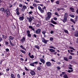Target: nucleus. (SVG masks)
<instances>
[{"label":"nucleus","instance_id":"obj_1","mask_svg":"<svg viewBox=\"0 0 78 78\" xmlns=\"http://www.w3.org/2000/svg\"><path fill=\"white\" fill-rule=\"evenodd\" d=\"M5 14H6V17H9L11 15V12L9 9H6L4 11Z\"/></svg>","mask_w":78,"mask_h":78},{"label":"nucleus","instance_id":"obj_2","mask_svg":"<svg viewBox=\"0 0 78 78\" xmlns=\"http://www.w3.org/2000/svg\"><path fill=\"white\" fill-rule=\"evenodd\" d=\"M38 9L41 13H44V10L46 9V7L44 6L42 9L40 6H38Z\"/></svg>","mask_w":78,"mask_h":78},{"label":"nucleus","instance_id":"obj_3","mask_svg":"<svg viewBox=\"0 0 78 78\" xmlns=\"http://www.w3.org/2000/svg\"><path fill=\"white\" fill-rule=\"evenodd\" d=\"M27 19L29 23H31L33 20L34 19V17L32 16H30L29 17H27Z\"/></svg>","mask_w":78,"mask_h":78},{"label":"nucleus","instance_id":"obj_4","mask_svg":"<svg viewBox=\"0 0 78 78\" xmlns=\"http://www.w3.org/2000/svg\"><path fill=\"white\" fill-rule=\"evenodd\" d=\"M41 31V29H38L35 30V33L37 34H40Z\"/></svg>","mask_w":78,"mask_h":78},{"label":"nucleus","instance_id":"obj_5","mask_svg":"<svg viewBox=\"0 0 78 78\" xmlns=\"http://www.w3.org/2000/svg\"><path fill=\"white\" fill-rule=\"evenodd\" d=\"M41 41H42V42H44L45 44H47V42L48 41V40H45L44 37H43L41 38Z\"/></svg>","mask_w":78,"mask_h":78},{"label":"nucleus","instance_id":"obj_6","mask_svg":"<svg viewBox=\"0 0 78 78\" xmlns=\"http://www.w3.org/2000/svg\"><path fill=\"white\" fill-rule=\"evenodd\" d=\"M27 36L29 37H31V35L30 34V31L29 30H27Z\"/></svg>","mask_w":78,"mask_h":78},{"label":"nucleus","instance_id":"obj_7","mask_svg":"<svg viewBox=\"0 0 78 78\" xmlns=\"http://www.w3.org/2000/svg\"><path fill=\"white\" fill-rule=\"evenodd\" d=\"M27 7L25 5H23V8H22V12H24L25 11V10L26 9H27Z\"/></svg>","mask_w":78,"mask_h":78},{"label":"nucleus","instance_id":"obj_8","mask_svg":"<svg viewBox=\"0 0 78 78\" xmlns=\"http://www.w3.org/2000/svg\"><path fill=\"white\" fill-rule=\"evenodd\" d=\"M47 16H48L45 17V19L47 21L49 20V12H47Z\"/></svg>","mask_w":78,"mask_h":78},{"label":"nucleus","instance_id":"obj_9","mask_svg":"<svg viewBox=\"0 0 78 78\" xmlns=\"http://www.w3.org/2000/svg\"><path fill=\"white\" fill-rule=\"evenodd\" d=\"M28 55L29 56L30 58H31V59H33L34 58L33 55H31V53L30 52L29 53Z\"/></svg>","mask_w":78,"mask_h":78},{"label":"nucleus","instance_id":"obj_10","mask_svg":"<svg viewBox=\"0 0 78 78\" xmlns=\"http://www.w3.org/2000/svg\"><path fill=\"white\" fill-rule=\"evenodd\" d=\"M28 28H30V29H31V30H32V31H33L34 32L35 31V30L34 29V28H33V27H32V26H29Z\"/></svg>","mask_w":78,"mask_h":78},{"label":"nucleus","instance_id":"obj_11","mask_svg":"<svg viewBox=\"0 0 78 78\" xmlns=\"http://www.w3.org/2000/svg\"><path fill=\"white\" fill-rule=\"evenodd\" d=\"M16 14L18 16H19V15L20 14V13L19 12V8L17 7L16 9Z\"/></svg>","mask_w":78,"mask_h":78},{"label":"nucleus","instance_id":"obj_12","mask_svg":"<svg viewBox=\"0 0 78 78\" xmlns=\"http://www.w3.org/2000/svg\"><path fill=\"white\" fill-rule=\"evenodd\" d=\"M5 10H6V9H5L4 8L2 7L0 8V11H1V12H4Z\"/></svg>","mask_w":78,"mask_h":78},{"label":"nucleus","instance_id":"obj_13","mask_svg":"<svg viewBox=\"0 0 78 78\" xmlns=\"http://www.w3.org/2000/svg\"><path fill=\"white\" fill-rule=\"evenodd\" d=\"M25 41V37H23L22 39H21L20 41L22 42V43H23L24 42V41Z\"/></svg>","mask_w":78,"mask_h":78},{"label":"nucleus","instance_id":"obj_14","mask_svg":"<svg viewBox=\"0 0 78 78\" xmlns=\"http://www.w3.org/2000/svg\"><path fill=\"white\" fill-rule=\"evenodd\" d=\"M38 22L39 24H37V27H40V25H42V24L41 23V22L40 21H38Z\"/></svg>","mask_w":78,"mask_h":78},{"label":"nucleus","instance_id":"obj_15","mask_svg":"<svg viewBox=\"0 0 78 78\" xmlns=\"http://www.w3.org/2000/svg\"><path fill=\"white\" fill-rule=\"evenodd\" d=\"M30 73L32 75H35V72L33 71H31L30 72Z\"/></svg>","mask_w":78,"mask_h":78},{"label":"nucleus","instance_id":"obj_16","mask_svg":"<svg viewBox=\"0 0 78 78\" xmlns=\"http://www.w3.org/2000/svg\"><path fill=\"white\" fill-rule=\"evenodd\" d=\"M24 18L23 17V16H22V17H20L19 18V19H20V21H22V20H23V19Z\"/></svg>","mask_w":78,"mask_h":78},{"label":"nucleus","instance_id":"obj_17","mask_svg":"<svg viewBox=\"0 0 78 78\" xmlns=\"http://www.w3.org/2000/svg\"><path fill=\"white\" fill-rule=\"evenodd\" d=\"M64 19L62 20L63 22L64 23H65V22H66L67 21V18L66 17H64Z\"/></svg>","mask_w":78,"mask_h":78},{"label":"nucleus","instance_id":"obj_18","mask_svg":"<svg viewBox=\"0 0 78 78\" xmlns=\"http://www.w3.org/2000/svg\"><path fill=\"white\" fill-rule=\"evenodd\" d=\"M11 78H16V76H14V75L12 73L11 74Z\"/></svg>","mask_w":78,"mask_h":78},{"label":"nucleus","instance_id":"obj_19","mask_svg":"<svg viewBox=\"0 0 78 78\" xmlns=\"http://www.w3.org/2000/svg\"><path fill=\"white\" fill-rule=\"evenodd\" d=\"M40 61L42 62V63H43V64H44L45 63V60H44V59H43V58H41V59H40Z\"/></svg>","mask_w":78,"mask_h":78},{"label":"nucleus","instance_id":"obj_20","mask_svg":"<svg viewBox=\"0 0 78 78\" xmlns=\"http://www.w3.org/2000/svg\"><path fill=\"white\" fill-rule=\"evenodd\" d=\"M34 47H35V48H37V49H38V50H39V49H40V47H39L38 45H35L34 46Z\"/></svg>","mask_w":78,"mask_h":78},{"label":"nucleus","instance_id":"obj_21","mask_svg":"<svg viewBox=\"0 0 78 78\" xmlns=\"http://www.w3.org/2000/svg\"><path fill=\"white\" fill-rule=\"evenodd\" d=\"M20 51L21 52H22V53H23L24 54H26V52H25V51L22 49L20 50Z\"/></svg>","mask_w":78,"mask_h":78},{"label":"nucleus","instance_id":"obj_22","mask_svg":"<svg viewBox=\"0 0 78 78\" xmlns=\"http://www.w3.org/2000/svg\"><path fill=\"white\" fill-rule=\"evenodd\" d=\"M9 41L10 42V44L11 45V46H14V45L12 43V42H11V40L9 39Z\"/></svg>","mask_w":78,"mask_h":78},{"label":"nucleus","instance_id":"obj_23","mask_svg":"<svg viewBox=\"0 0 78 78\" xmlns=\"http://www.w3.org/2000/svg\"><path fill=\"white\" fill-rule=\"evenodd\" d=\"M20 48H22V49H23V50H25V51H26V49L24 48V47H23V46L22 45H20Z\"/></svg>","mask_w":78,"mask_h":78},{"label":"nucleus","instance_id":"obj_24","mask_svg":"<svg viewBox=\"0 0 78 78\" xmlns=\"http://www.w3.org/2000/svg\"><path fill=\"white\" fill-rule=\"evenodd\" d=\"M51 23H52L53 24H54L55 25H56V24H57V23L55 22V21L53 20H51Z\"/></svg>","mask_w":78,"mask_h":78},{"label":"nucleus","instance_id":"obj_25","mask_svg":"<svg viewBox=\"0 0 78 78\" xmlns=\"http://www.w3.org/2000/svg\"><path fill=\"white\" fill-rule=\"evenodd\" d=\"M49 50L51 52H55V50H54L52 49H49Z\"/></svg>","mask_w":78,"mask_h":78},{"label":"nucleus","instance_id":"obj_26","mask_svg":"<svg viewBox=\"0 0 78 78\" xmlns=\"http://www.w3.org/2000/svg\"><path fill=\"white\" fill-rule=\"evenodd\" d=\"M16 77L17 78H21L20 75L19 74H17Z\"/></svg>","mask_w":78,"mask_h":78},{"label":"nucleus","instance_id":"obj_27","mask_svg":"<svg viewBox=\"0 0 78 78\" xmlns=\"http://www.w3.org/2000/svg\"><path fill=\"white\" fill-rule=\"evenodd\" d=\"M58 11H59L60 10H64V9H63V8H58L57 9Z\"/></svg>","mask_w":78,"mask_h":78},{"label":"nucleus","instance_id":"obj_28","mask_svg":"<svg viewBox=\"0 0 78 78\" xmlns=\"http://www.w3.org/2000/svg\"><path fill=\"white\" fill-rule=\"evenodd\" d=\"M9 38L10 39V40H13V39H14V37H12L11 36H10L9 37Z\"/></svg>","mask_w":78,"mask_h":78},{"label":"nucleus","instance_id":"obj_29","mask_svg":"<svg viewBox=\"0 0 78 78\" xmlns=\"http://www.w3.org/2000/svg\"><path fill=\"white\" fill-rule=\"evenodd\" d=\"M64 31L66 33H67V34H69V31L66 30H64Z\"/></svg>","mask_w":78,"mask_h":78},{"label":"nucleus","instance_id":"obj_30","mask_svg":"<svg viewBox=\"0 0 78 78\" xmlns=\"http://www.w3.org/2000/svg\"><path fill=\"white\" fill-rule=\"evenodd\" d=\"M69 48L70 49H72V50H75V49L73 48L72 46H70L69 47Z\"/></svg>","mask_w":78,"mask_h":78},{"label":"nucleus","instance_id":"obj_31","mask_svg":"<svg viewBox=\"0 0 78 78\" xmlns=\"http://www.w3.org/2000/svg\"><path fill=\"white\" fill-rule=\"evenodd\" d=\"M34 62L31 63L30 64V66H33V67H34Z\"/></svg>","mask_w":78,"mask_h":78},{"label":"nucleus","instance_id":"obj_32","mask_svg":"<svg viewBox=\"0 0 78 78\" xmlns=\"http://www.w3.org/2000/svg\"><path fill=\"white\" fill-rule=\"evenodd\" d=\"M2 37L3 38H4V39H6V38H7V36H5V35H2Z\"/></svg>","mask_w":78,"mask_h":78},{"label":"nucleus","instance_id":"obj_33","mask_svg":"<svg viewBox=\"0 0 78 78\" xmlns=\"http://www.w3.org/2000/svg\"><path fill=\"white\" fill-rule=\"evenodd\" d=\"M42 33L44 35H45V33H46V31H45V30L43 31L42 32Z\"/></svg>","mask_w":78,"mask_h":78},{"label":"nucleus","instance_id":"obj_34","mask_svg":"<svg viewBox=\"0 0 78 78\" xmlns=\"http://www.w3.org/2000/svg\"><path fill=\"white\" fill-rule=\"evenodd\" d=\"M12 28L13 30H15L16 29V26L14 25H13L12 26Z\"/></svg>","mask_w":78,"mask_h":78},{"label":"nucleus","instance_id":"obj_35","mask_svg":"<svg viewBox=\"0 0 78 78\" xmlns=\"http://www.w3.org/2000/svg\"><path fill=\"white\" fill-rule=\"evenodd\" d=\"M70 9L72 12H74V9L73 8H70Z\"/></svg>","mask_w":78,"mask_h":78},{"label":"nucleus","instance_id":"obj_36","mask_svg":"<svg viewBox=\"0 0 78 78\" xmlns=\"http://www.w3.org/2000/svg\"><path fill=\"white\" fill-rule=\"evenodd\" d=\"M68 15H67V13H66L65 14L64 17H66L67 18Z\"/></svg>","mask_w":78,"mask_h":78},{"label":"nucleus","instance_id":"obj_37","mask_svg":"<svg viewBox=\"0 0 78 78\" xmlns=\"http://www.w3.org/2000/svg\"><path fill=\"white\" fill-rule=\"evenodd\" d=\"M64 60H65V61H68V59L67 58V57H64Z\"/></svg>","mask_w":78,"mask_h":78},{"label":"nucleus","instance_id":"obj_38","mask_svg":"<svg viewBox=\"0 0 78 78\" xmlns=\"http://www.w3.org/2000/svg\"><path fill=\"white\" fill-rule=\"evenodd\" d=\"M70 20H71V22H73V23H75V21H74V20H73V19H71Z\"/></svg>","mask_w":78,"mask_h":78},{"label":"nucleus","instance_id":"obj_39","mask_svg":"<svg viewBox=\"0 0 78 78\" xmlns=\"http://www.w3.org/2000/svg\"><path fill=\"white\" fill-rule=\"evenodd\" d=\"M46 66H48V67L49 66V62H47L46 64Z\"/></svg>","mask_w":78,"mask_h":78},{"label":"nucleus","instance_id":"obj_40","mask_svg":"<svg viewBox=\"0 0 78 78\" xmlns=\"http://www.w3.org/2000/svg\"><path fill=\"white\" fill-rule=\"evenodd\" d=\"M64 78H67L68 77H67V74L64 75L63 76Z\"/></svg>","mask_w":78,"mask_h":78},{"label":"nucleus","instance_id":"obj_41","mask_svg":"<svg viewBox=\"0 0 78 78\" xmlns=\"http://www.w3.org/2000/svg\"><path fill=\"white\" fill-rule=\"evenodd\" d=\"M32 13H33V11H30L29 12V15H30L31 14H32Z\"/></svg>","mask_w":78,"mask_h":78},{"label":"nucleus","instance_id":"obj_42","mask_svg":"<svg viewBox=\"0 0 78 78\" xmlns=\"http://www.w3.org/2000/svg\"><path fill=\"white\" fill-rule=\"evenodd\" d=\"M55 14L56 15V16H59V14L58 13V12H55Z\"/></svg>","mask_w":78,"mask_h":78},{"label":"nucleus","instance_id":"obj_43","mask_svg":"<svg viewBox=\"0 0 78 78\" xmlns=\"http://www.w3.org/2000/svg\"><path fill=\"white\" fill-rule=\"evenodd\" d=\"M75 35L76 37H78V33H75Z\"/></svg>","mask_w":78,"mask_h":78},{"label":"nucleus","instance_id":"obj_44","mask_svg":"<svg viewBox=\"0 0 78 78\" xmlns=\"http://www.w3.org/2000/svg\"><path fill=\"white\" fill-rule=\"evenodd\" d=\"M24 68H25V70H26V71H28V70H29V69H27V67H25Z\"/></svg>","mask_w":78,"mask_h":78},{"label":"nucleus","instance_id":"obj_45","mask_svg":"<svg viewBox=\"0 0 78 78\" xmlns=\"http://www.w3.org/2000/svg\"><path fill=\"white\" fill-rule=\"evenodd\" d=\"M50 48H54V49L55 50L56 49V48H54V47L53 46H50Z\"/></svg>","mask_w":78,"mask_h":78},{"label":"nucleus","instance_id":"obj_46","mask_svg":"<svg viewBox=\"0 0 78 78\" xmlns=\"http://www.w3.org/2000/svg\"><path fill=\"white\" fill-rule=\"evenodd\" d=\"M22 4H20L19 5V6L20 8H22Z\"/></svg>","mask_w":78,"mask_h":78},{"label":"nucleus","instance_id":"obj_47","mask_svg":"<svg viewBox=\"0 0 78 78\" xmlns=\"http://www.w3.org/2000/svg\"><path fill=\"white\" fill-rule=\"evenodd\" d=\"M50 40L51 41H52L53 40V38L51 37L50 39Z\"/></svg>","mask_w":78,"mask_h":78},{"label":"nucleus","instance_id":"obj_48","mask_svg":"<svg viewBox=\"0 0 78 78\" xmlns=\"http://www.w3.org/2000/svg\"><path fill=\"white\" fill-rule=\"evenodd\" d=\"M5 51H6V52H8L9 51V49L8 48H6L5 49Z\"/></svg>","mask_w":78,"mask_h":78},{"label":"nucleus","instance_id":"obj_49","mask_svg":"<svg viewBox=\"0 0 78 78\" xmlns=\"http://www.w3.org/2000/svg\"><path fill=\"white\" fill-rule=\"evenodd\" d=\"M51 13L49 12V17L50 18L51 17Z\"/></svg>","mask_w":78,"mask_h":78},{"label":"nucleus","instance_id":"obj_50","mask_svg":"<svg viewBox=\"0 0 78 78\" xmlns=\"http://www.w3.org/2000/svg\"><path fill=\"white\" fill-rule=\"evenodd\" d=\"M41 68L39 67H37V69L38 70H41Z\"/></svg>","mask_w":78,"mask_h":78},{"label":"nucleus","instance_id":"obj_51","mask_svg":"<svg viewBox=\"0 0 78 78\" xmlns=\"http://www.w3.org/2000/svg\"><path fill=\"white\" fill-rule=\"evenodd\" d=\"M20 60L21 61H24V59H23L22 58H20Z\"/></svg>","mask_w":78,"mask_h":78},{"label":"nucleus","instance_id":"obj_52","mask_svg":"<svg viewBox=\"0 0 78 78\" xmlns=\"http://www.w3.org/2000/svg\"><path fill=\"white\" fill-rule=\"evenodd\" d=\"M70 16L71 17H73V18L75 17V16H74L73 15H70Z\"/></svg>","mask_w":78,"mask_h":78},{"label":"nucleus","instance_id":"obj_53","mask_svg":"<svg viewBox=\"0 0 78 78\" xmlns=\"http://www.w3.org/2000/svg\"><path fill=\"white\" fill-rule=\"evenodd\" d=\"M33 36L34 37H35V38H36L37 37V36H36V34H34Z\"/></svg>","mask_w":78,"mask_h":78},{"label":"nucleus","instance_id":"obj_54","mask_svg":"<svg viewBox=\"0 0 78 78\" xmlns=\"http://www.w3.org/2000/svg\"><path fill=\"white\" fill-rule=\"evenodd\" d=\"M33 6H34V7H36L37 5L35 4H33Z\"/></svg>","mask_w":78,"mask_h":78},{"label":"nucleus","instance_id":"obj_55","mask_svg":"<svg viewBox=\"0 0 78 78\" xmlns=\"http://www.w3.org/2000/svg\"><path fill=\"white\" fill-rule=\"evenodd\" d=\"M9 70H10V69L9 68L7 69H6V71H7V72H8L9 71Z\"/></svg>","mask_w":78,"mask_h":78},{"label":"nucleus","instance_id":"obj_56","mask_svg":"<svg viewBox=\"0 0 78 78\" xmlns=\"http://www.w3.org/2000/svg\"><path fill=\"white\" fill-rule=\"evenodd\" d=\"M69 59H72V56L71 55L69 56Z\"/></svg>","mask_w":78,"mask_h":78},{"label":"nucleus","instance_id":"obj_57","mask_svg":"<svg viewBox=\"0 0 78 78\" xmlns=\"http://www.w3.org/2000/svg\"><path fill=\"white\" fill-rule=\"evenodd\" d=\"M30 9H34V7H33L32 6H30Z\"/></svg>","mask_w":78,"mask_h":78},{"label":"nucleus","instance_id":"obj_58","mask_svg":"<svg viewBox=\"0 0 78 78\" xmlns=\"http://www.w3.org/2000/svg\"><path fill=\"white\" fill-rule=\"evenodd\" d=\"M57 68L58 70H60L61 69V67H59L58 66H57Z\"/></svg>","mask_w":78,"mask_h":78},{"label":"nucleus","instance_id":"obj_59","mask_svg":"<svg viewBox=\"0 0 78 78\" xmlns=\"http://www.w3.org/2000/svg\"><path fill=\"white\" fill-rule=\"evenodd\" d=\"M38 62L37 61L35 62H34V64H38Z\"/></svg>","mask_w":78,"mask_h":78},{"label":"nucleus","instance_id":"obj_60","mask_svg":"<svg viewBox=\"0 0 78 78\" xmlns=\"http://www.w3.org/2000/svg\"><path fill=\"white\" fill-rule=\"evenodd\" d=\"M34 2H36V3H40V2L37 1V0H34Z\"/></svg>","mask_w":78,"mask_h":78},{"label":"nucleus","instance_id":"obj_61","mask_svg":"<svg viewBox=\"0 0 78 78\" xmlns=\"http://www.w3.org/2000/svg\"><path fill=\"white\" fill-rule=\"evenodd\" d=\"M5 43L6 45H8V41H5Z\"/></svg>","mask_w":78,"mask_h":78},{"label":"nucleus","instance_id":"obj_62","mask_svg":"<svg viewBox=\"0 0 78 78\" xmlns=\"http://www.w3.org/2000/svg\"><path fill=\"white\" fill-rule=\"evenodd\" d=\"M62 75H64H64H66V73L64 72H62Z\"/></svg>","mask_w":78,"mask_h":78},{"label":"nucleus","instance_id":"obj_63","mask_svg":"<svg viewBox=\"0 0 78 78\" xmlns=\"http://www.w3.org/2000/svg\"><path fill=\"white\" fill-rule=\"evenodd\" d=\"M57 64H61V63L60 62H57Z\"/></svg>","mask_w":78,"mask_h":78},{"label":"nucleus","instance_id":"obj_64","mask_svg":"<svg viewBox=\"0 0 78 78\" xmlns=\"http://www.w3.org/2000/svg\"><path fill=\"white\" fill-rule=\"evenodd\" d=\"M70 54L71 55H75V54L73 53H70Z\"/></svg>","mask_w":78,"mask_h":78}]
</instances>
